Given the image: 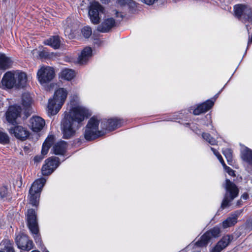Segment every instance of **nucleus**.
I'll list each match as a JSON object with an SVG mask.
<instances>
[{
	"instance_id": "obj_3",
	"label": "nucleus",
	"mask_w": 252,
	"mask_h": 252,
	"mask_svg": "<svg viewBox=\"0 0 252 252\" xmlns=\"http://www.w3.org/2000/svg\"><path fill=\"white\" fill-rule=\"evenodd\" d=\"M27 77L25 73L19 70L6 72L1 81L3 89H11L14 87H24L26 86Z\"/></svg>"
},
{
	"instance_id": "obj_6",
	"label": "nucleus",
	"mask_w": 252,
	"mask_h": 252,
	"mask_svg": "<svg viewBox=\"0 0 252 252\" xmlns=\"http://www.w3.org/2000/svg\"><path fill=\"white\" fill-rule=\"evenodd\" d=\"M224 187L226 192L221 204V208L222 209L228 207L230 203L238 196L239 193L237 186L228 179H226Z\"/></svg>"
},
{
	"instance_id": "obj_4",
	"label": "nucleus",
	"mask_w": 252,
	"mask_h": 252,
	"mask_svg": "<svg viewBox=\"0 0 252 252\" xmlns=\"http://www.w3.org/2000/svg\"><path fill=\"white\" fill-rule=\"evenodd\" d=\"M68 95V91L63 88L57 89L52 98L48 100L47 113L49 115H55L61 110Z\"/></svg>"
},
{
	"instance_id": "obj_11",
	"label": "nucleus",
	"mask_w": 252,
	"mask_h": 252,
	"mask_svg": "<svg viewBox=\"0 0 252 252\" xmlns=\"http://www.w3.org/2000/svg\"><path fill=\"white\" fill-rule=\"evenodd\" d=\"M104 8L97 2H94L90 6L89 15L90 19L94 24L99 23L100 19L99 15L103 13Z\"/></svg>"
},
{
	"instance_id": "obj_36",
	"label": "nucleus",
	"mask_w": 252,
	"mask_h": 252,
	"mask_svg": "<svg viewBox=\"0 0 252 252\" xmlns=\"http://www.w3.org/2000/svg\"><path fill=\"white\" fill-rule=\"evenodd\" d=\"M8 191L7 188L2 187L0 188V197L1 198L6 197L8 194Z\"/></svg>"
},
{
	"instance_id": "obj_2",
	"label": "nucleus",
	"mask_w": 252,
	"mask_h": 252,
	"mask_svg": "<svg viewBox=\"0 0 252 252\" xmlns=\"http://www.w3.org/2000/svg\"><path fill=\"white\" fill-rule=\"evenodd\" d=\"M99 120L95 117L91 118L89 121L84 133L85 138L92 140L103 135L107 131H110L119 127L122 125V121L117 118L101 121L99 128Z\"/></svg>"
},
{
	"instance_id": "obj_1",
	"label": "nucleus",
	"mask_w": 252,
	"mask_h": 252,
	"mask_svg": "<svg viewBox=\"0 0 252 252\" xmlns=\"http://www.w3.org/2000/svg\"><path fill=\"white\" fill-rule=\"evenodd\" d=\"M89 114L88 110L80 104L70 102V106L63 113L61 128L63 137L68 139L74 137Z\"/></svg>"
},
{
	"instance_id": "obj_42",
	"label": "nucleus",
	"mask_w": 252,
	"mask_h": 252,
	"mask_svg": "<svg viewBox=\"0 0 252 252\" xmlns=\"http://www.w3.org/2000/svg\"><path fill=\"white\" fill-rule=\"evenodd\" d=\"M242 198H243V199L244 200H246L249 197V195L247 193H244L242 196H241Z\"/></svg>"
},
{
	"instance_id": "obj_26",
	"label": "nucleus",
	"mask_w": 252,
	"mask_h": 252,
	"mask_svg": "<svg viewBox=\"0 0 252 252\" xmlns=\"http://www.w3.org/2000/svg\"><path fill=\"white\" fill-rule=\"evenodd\" d=\"M54 141V137L53 135L49 136L46 138L42 145L41 155L45 156L48 153L49 149L53 143Z\"/></svg>"
},
{
	"instance_id": "obj_9",
	"label": "nucleus",
	"mask_w": 252,
	"mask_h": 252,
	"mask_svg": "<svg viewBox=\"0 0 252 252\" xmlns=\"http://www.w3.org/2000/svg\"><path fill=\"white\" fill-rule=\"evenodd\" d=\"M55 77V71L52 67L43 66L38 70V81L42 86H46Z\"/></svg>"
},
{
	"instance_id": "obj_23",
	"label": "nucleus",
	"mask_w": 252,
	"mask_h": 252,
	"mask_svg": "<svg viewBox=\"0 0 252 252\" xmlns=\"http://www.w3.org/2000/svg\"><path fill=\"white\" fill-rule=\"evenodd\" d=\"M12 64L11 59L4 54L0 53V70H5L10 68Z\"/></svg>"
},
{
	"instance_id": "obj_38",
	"label": "nucleus",
	"mask_w": 252,
	"mask_h": 252,
	"mask_svg": "<svg viewBox=\"0 0 252 252\" xmlns=\"http://www.w3.org/2000/svg\"><path fill=\"white\" fill-rule=\"evenodd\" d=\"M211 149L213 151L214 155L217 157L220 162L221 163H223L224 160L220 153L214 148H211Z\"/></svg>"
},
{
	"instance_id": "obj_16",
	"label": "nucleus",
	"mask_w": 252,
	"mask_h": 252,
	"mask_svg": "<svg viewBox=\"0 0 252 252\" xmlns=\"http://www.w3.org/2000/svg\"><path fill=\"white\" fill-rule=\"evenodd\" d=\"M21 108L19 106L13 105L9 107L6 113V119L8 122L13 124L20 116Z\"/></svg>"
},
{
	"instance_id": "obj_46",
	"label": "nucleus",
	"mask_w": 252,
	"mask_h": 252,
	"mask_svg": "<svg viewBox=\"0 0 252 252\" xmlns=\"http://www.w3.org/2000/svg\"><path fill=\"white\" fill-rule=\"evenodd\" d=\"M32 252H39L38 251H36V250H34V251H32Z\"/></svg>"
},
{
	"instance_id": "obj_29",
	"label": "nucleus",
	"mask_w": 252,
	"mask_h": 252,
	"mask_svg": "<svg viewBox=\"0 0 252 252\" xmlns=\"http://www.w3.org/2000/svg\"><path fill=\"white\" fill-rule=\"evenodd\" d=\"M22 101L23 105L25 107H29L32 103V97L29 93H24L22 95Z\"/></svg>"
},
{
	"instance_id": "obj_27",
	"label": "nucleus",
	"mask_w": 252,
	"mask_h": 252,
	"mask_svg": "<svg viewBox=\"0 0 252 252\" xmlns=\"http://www.w3.org/2000/svg\"><path fill=\"white\" fill-rule=\"evenodd\" d=\"M75 76V72L71 69L65 68L61 72L60 76L62 78L69 81Z\"/></svg>"
},
{
	"instance_id": "obj_43",
	"label": "nucleus",
	"mask_w": 252,
	"mask_h": 252,
	"mask_svg": "<svg viewBox=\"0 0 252 252\" xmlns=\"http://www.w3.org/2000/svg\"><path fill=\"white\" fill-rule=\"evenodd\" d=\"M100 1L104 3H108L110 1V0H100Z\"/></svg>"
},
{
	"instance_id": "obj_45",
	"label": "nucleus",
	"mask_w": 252,
	"mask_h": 252,
	"mask_svg": "<svg viewBox=\"0 0 252 252\" xmlns=\"http://www.w3.org/2000/svg\"><path fill=\"white\" fill-rule=\"evenodd\" d=\"M43 252H49L47 250H46V249L45 248L43 251Z\"/></svg>"
},
{
	"instance_id": "obj_40",
	"label": "nucleus",
	"mask_w": 252,
	"mask_h": 252,
	"mask_svg": "<svg viewBox=\"0 0 252 252\" xmlns=\"http://www.w3.org/2000/svg\"><path fill=\"white\" fill-rule=\"evenodd\" d=\"M44 158V156L42 155L41 156H37L34 158V160L35 162H38L41 161Z\"/></svg>"
},
{
	"instance_id": "obj_41",
	"label": "nucleus",
	"mask_w": 252,
	"mask_h": 252,
	"mask_svg": "<svg viewBox=\"0 0 252 252\" xmlns=\"http://www.w3.org/2000/svg\"><path fill=\"white\" fill-rule=\"evenodd\" d=\"M114 15H115L116 17H120L121 18H122V15L118 11L115 10L114 11Z\"/></svg>"
},
{
	"instance_id": "obj_33",
	"label": "nucleus",
	"mask_w": 252,
	"mask_h": 252,
	"mask_svg": "<svg viewBox=\"0 0 252 252\" xmlns=\"http://www.w3.org/2000/svg\"><path fill=\"white\" fill-rule=\"evenodd\" d=\"M118 4L121 6L127 5L129 7H133L135 5V2L132 0H117Z\"/></svg>"
},
{
	"instance_id": "obj_14",
	"label": "nucleus",
	"mask_w": 252,
	"mask_h": 252,
	"mask_svg": "<svg viewBox=\"0 0 252 252\" xmlns=\"http://www.w3.org/2000/svg\"><path fill=\"white\" fill-rule=\"evenodd\" d=\"M45 124L44 120L39 116H32L29 122L30 127L35 132L41 131L44 127Z\"/></svg>"
},
{
	"instance_id": "obj_21",
	"label": "nucleus",
	"mask_w": 252,
	"mask_h": 252,
	"mask_svg": "<svg viewBox=\"0 0 252 252\" xmlns=\"http://www.w3.org/2000/svg\"><path fill=\"white\" fill-rule=\"evenodd\" d=\"M92 50L90 47H85L81 52L78 58V63L80 64L86 63L92 57Z\"/></svg>"
},
{
	"instance_id": "obj_30",
	"label": "nucleus",
	"mask_w": 252,
	"mask_h": 252,
	"mask_svg": "<svg viewBox=\"0 0 252 252\" xmlns=\"http://www.w3.org/2000/svg\"><path fill=\"white\" fill-rule=\"evenodd\" d=\"M222 153L226 158L228 163L230 165H232L233 160L231 150L228 148L224 149L222 150Z\"/></svg>"
},
{
	"instance_id": "obj_15",
	"label": "nucleus",
	"mask_w": 252,
	"mask_h": 252,
	"mask_svg": "<svg viewBox=\"0 0 252 252\" xmlns=\"http://www.w3.org/2000/svg\"><path fill=\"white\" fill-rule=\"evenodd\" d=\"M9 132L14 134L18 139L25 140L30 135V132L27 129L22 126H18L9 129Z\"/></svg>"
},
{
	"instance_id": "obj_10",
	"label": "nucleus",
	"mask_w": 252,
	"mask_h": 252,
	"mask_svg": "<svg viewBox=\"0 0 252 252\" xmlns=\"http://www.w3.org/2000/svg\"><path fill=\"white\" fill-rule=\"evenodd\" d=\"M220 232V230L219 227H214L202 236L200 240L196 242L195 246L196 247L206 246L212 238L219 237Z\"/></svg>"
},
{
	"instance_id": "obj_44",
	"label": "nucleus",
	"mask_w": 252,
	"mask_h": 252,
	"mask_svg": "<svg viewBox=\"0 0 252 252\" xmlns=\"http://www.w3.org/2000/svg\"><path fill=\"white\" fill-rule=\"evenodd\" d=\"M246 27L248 32H249V25L248 24H246Z\"/></svg>"
},
{
	"instance_id": "obj_12",
	"label": "nucleus",
	"mask_w": 252,
	"mask_h": 252,
	"mask_svg": "<svg viewBox=\"0 0 252 252\" xmlns=\"http://www.w3.org/2000/svg\"><path fill=\"white\" fill-rule=\"evenodd\" d=\"M59 159L57 157H51L45 161L41 169L42 174L44 176L51 174L59 165Z\"/></svg>"
},
{
	"instance_id": "obj_28",
	"label": "nucleus",
	"mask_w": 252,
	"mask_h": 252,
	"mask_svg": "<svg viewBox=\"0 0 252 252\" xmlns=\"http://www.w3.org/2000/svg\"><path fill=\"white\" fill-rule=\"evenodd\" d=\"M0 246L3 250L6 252H14L12 244L9 240H4L1 243ZM0 252H4L0 251Z\"/></svg>"
},
{
	"instance_id": "obj_39",
	"label": "nucleus",
	"mask_w": 252,
	"mask_h": 252,
	"mask_svg": "<svg viewBox=\"0 0 252 252\" xmlns=\"http://www.w3.org/2000/svg\"><path fill=\"white\" fill-rule=\"evenodd\" d=\"M141 2L145 3L147 5H151L155 3L158 0H139Z\"/></svg>"
},
{
	"instance_id": "obj_31",
	"label": "nucleus",
	"mask_w": 252,
	"mask_h": 252,
	"mask_svg": "<svg viewBox=\"0 0 252 252\" xmlns=\"http://www.w3.org/2000/svg\"><path fill=\"white\" fill-rule=\"evenodd\" d=\"M202 138L211 145H214L217 144L216 140L211 136L210 134L207 133L202 134Z\"/></svg>"
},
{
	"instance_id": "obj_7",
	"label": "nucleus",
	"mask_w": 252,
	"mask_h": 252,
	"mask_svg": "<svg viewBox=\"0 0 252 252\" xmlns=\"http://www.w3.org/2000/svg\"><path fill=\"white\" fill-rule=\"evenodd\" d=\"M27 221L29 228L33 235L35 242L41 244V241L38 234V226L36 220L35 212L33 209H30L27 212Z\"/></svg>"
},
{
	"instance_id": "obj_5",
	"label": "nucleus",
	"mask_w": 252,
	"mask_h": 252,
	"mask_svg": "<svg viewBox=\"0 0 252 252\" xmlns=\"http://www.w3.org/2000/svg\"><path fill=\"white\" fill-rule=\"evenodd\" d=\"M46 182L45 178H41L32 183L29 190V196L30 202L33 206H37L38 204L40 192Z\"/></svg>"
},
{
	"instance_id": "obj_35",
	"label": "nucleus",
	"mask_w": 252,
	"mask_h": 252,
	"mask_svg": "<svg viewBox=\"0 0 252 252\" xmlns=\"http://www.w3.org/2000/svg\"><path fill=\"white\" fill-rule=\"evenodd\" d=\"M82 33L85 38H89L92 33V29L90 27L86 26L82 29Z\"/></svg>"
},
{
	"instance_id": "obj_25",
	"label": "nucleus",
	"mask_w": 252,
	"mask_h": 252,
	"mask_svg": "<svg viewBox=\"0 0 252 252\" xmlns=\"http://www.w3.org/2000/svg\"><path fill=\"white\" fill-rule=\"evenodd\" d=\"M44 44L50 46L54 49H58L60 46L61 41L58 36H53L44 41Z\"/></svg>"
},
{
	"instance_id": "obj_34",
	"label": "nucleus",
	"mask_w": 252,
	"mask_h": 252,
	"mask_svg": "<svg viewBox=\"0 0 252 252\" xmlns=\"http://www.w3.org/2000/svg\"><path fill=\"white\" fill-rule=\"evenodd\" d=\"M9 141V138L8 135L2 131H0V143L1 144H7Z\"/></svg>"
},
{
	"instance_id": "obj_8",
	"label": "nucleus",
	"mask_w": 252,
	"mask_h": 252,
	"mask_svg": "<svg viewBox=\"0 0 252 252\" xmlns=\"http://www.w3.org/2000/svg\"><path fill=\"white\" fill-rule=\"evenodd\" d=\"M235 16L242 22L252 24V9L248 5L238 4L234 7Z\"/></svg>"
},
{
	"instance_id": "obj_13",
	"label": "nucleus",
	"mask_w": 252,
	"mask_h": 252,
	"mask_svg": "<svg viewBox=\"0 0 252 252\" xmlns=\"http://www.w3.org/2000/svg\"><path fill=\"white\" fill-rule=\"evenodd\" d=\"M16 242L18 247L22 250L29 251L33 248L32 241L30 240L29 237L24 234L16 237Z\"/></svg>"
},
{
	"instance_id": "obj_20",
	"label": "nucleus",
	"mask_w": 252,
	"mask_h": 252,
	"mask_svg": "<svg viewBox=\"0 0 252 252\" xmlns=\"http://www.w3.org/2000/svg\"><path fill=\"white\" fill-rule=\"evenodd\" d=\"M242 213L241 211H237L232 214L230 217L227 218L222 222V226L223 228H227L234 225L237 221L238 217Z\"/></svg>"
},
{
	"instance_id": "obj_17",
	"label": "nucleus",
	"mask_w": 252,
	"mask_h": 252,
	"mask_svg": "<svg viewBox=\"0 0 252 252\" xmlns=\"http://www.w3.org/2000/svg\"><path fill=\"white\" fill-rule=\"evenodd\" d=\"M232 240V237L229 235L224 236L213 248L211 252H220L225 248Z\"/></svg>"
},
{
	"instance_id": "obj_32",
	"label": "nucleus",
	"mask_w": 252,
	"mask_h": 252,
	"mask_svg": "<svg viewBox=\"0 0 252 252\" xmlns=\"http://www.w3.org/2000/svg\"><path fill=\"white\" fill-rule=\"evenodd\" d=\"M72 22L71 18H67L65 23H64V29L65 34H68L72 32L73 30L71 29V26H70Z\"/></svg>"
},
{
	"instance_id": "obj_37",
	"label": "nucleus",
	"mask_w": 252,
	"mask_h": 252,
	"mask_svg": "<svg viewBox=\"0 0 252 252\" xmlns=\"http://www.w3.org/2000/svg\"><path fill=\"white\" fill-rule=\"evenodd\" d=\"M222 165L223 166L224 170H225V171L230 176H234L235 175V173H234V171L231 169L229 167H228L226 165V164H225L224 163V161H223V163H221Z\"/></svg>"
},
{
	"instance_id": "obj_18",
	"label": "nucleus",
	"mask_w": 252,
	"mask_h": 252,
	"mask_svg": "<svg viewBox=\"0 0 252 252\" xmlns=\"http://www.w3.org/2000/svg\"><path fill=\"white\" fill-rule=\"evenodd\" d=\"M116 25V22L112 18H107L97 27V30L101 32H108Z\"/></svg>"
},
{
	"instance_id": "obj_19",
	"label": "nucleus",
	"mask_w": 252,
	"mask_h": 252,
	"mask_svg": "<svg viewBox=\"0 0 252 252\" xmlns=\"http://www.w3.org/2000/svg\"><path fill=\"white\" fill-rule=\"evenodd\" d=\"M214 101L212 100H207L204 103L198 105L197 107L194 109L193 113L195 115H198L202 113L206 112L211 109L214 105Z\"/></svg>"
},
{
	"instance_id": "obj_24",
	"label": "nucleus",
	"mask_w": 252,
	"mask_h": 252,
	"mask_svg": "<svg viewBox=\"0 0 252 252\" xmlns=\"http://www.w3.org/2000/svg\"><path fill=\"white\" fill-rule=\"evenodd\" d=\"M241 158L243 160L248 164H252V150L246 147H242Z\"/></svg>"
},
{
	"instance_id": "obj_22",
	"label": "nucleus",
	"mask_w": 252,
	"mask_h": 252,
	"mask_svg": "<svg viewBox=\"0 0 252 252\" xmlns=\"http://www.w3.org/2000/svg\"><path fill=\"white\" fill-rule=\"evenodd\" d=\"M67 143L61 141L55 144L52 148L53 153L55 155H63L66 151Z\"/></svg>"
}]
</instances>
